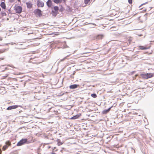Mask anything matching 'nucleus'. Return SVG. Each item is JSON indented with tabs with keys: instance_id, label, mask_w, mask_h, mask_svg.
Returning <instances> with one entry per match:
<instances>
[{
	"instance_id": "f257e3e1",
	"label": "nucleus",
	"mask_w": 154,
	"mask_h": 154,
	"mask_svg": "<svg viewBox=\"0 0 154 154\" xmlns=\"http://www.w3.org/2000/svg\"><path fill=\"white\" fill-rule=\"evenodd\" d=\"M142 78L146 79L154 76V73H149L142 74L140 75Z\"/></svg>"
},
{
	"instance_id": "f03ea898",
	"label": "nucleus",
	"mask_w": 154,
	"mask_h": 154,
	"mask_svg": "<svg viewBox=\"0 0 154 154\" xmlns=\"http://www.w3.org/2000/svg\"><path fill=\"white\" fill-rule=\"evenodd\" d=\"M34 13L37 17H40L42 15V11L38 9H35L34 11Z\"/></svg>"
},
{
	"instance_id": "7ed1b4c3",
	"label": "nucleus",
	"mask_w": 154,
	"mask_h": 154,
	"mask_svg": "<svg viewBox=\"0 0 154 154\" xmlns=\"http://www.w3.org/2000/svg\"><path fill=\"white\" fill-rule=\"evenodd\" d=\"M151 46L146 45L145 46L140 45L138 47V49L140 50H145L148 49H149L150 48Z\"/></svg>"
},
{
	"instance_id": "20e7f679",
	"label": "nucleus",
	"mask_w": 154,
	"mask_h": 154,
	"mask_svg": "<svg viewBox=\"0 0 154 154\" xmlns=\"http://www.w3.org/2000/svg\"><path fill=\"white\" fill-rule=\"evenodd\" d=\"M27 141V139H23L17 143V146H21L26 142Z\"/></svg>"
},
{
	"instance_id": "39448f33",
	"label": "nucleus",
	"mask_w": 154,
	"mask_h": 154,
	"mask_svg": "<svg viewBox=\"0 0 154 154\" xmlns=\"http://www.w3.org/2000/svg\"><path fill=\"white\" fill-rule=\"evenodd\" d=\"M15 10L17 13L20 14L22 11V8L21 6H18L15 7Z\"/></svg>"
},
{
	"instance_id": "423d86ee",
	"label": "nucleus",
	"mask_w": 154,
	"mask_h": 154,
	"mask_svg": "<svg viewBox=\"0 0 154 154\" xmlns=\"http://www.w3.org/2000/svg\"><path fill=\"white\" fill-rule=\"evenodd\" d=\"M37 6L38 7H43L44 5V2L40 0H38L37 1Z\"/></svg>"
},
{
	"instance_id": "0eeeda50",
	"label": "nucleus",
	"mask_w": 154,
	"mask_h": 154,
	"mask_svg": "<svg viewBox=\"0 0 154 154\" xmlns=\"http://www.w3.org/2000/svg\"><path fill=\"white\" fill-rule=\"evenodd\" d=\"M18 106L17 105L11 106L8 107L7 109L8 110H11L12 109H15L18 107Z\"/></svg>"
},
{
	"instance_id": "6e6552de",
	"label": "nucleus",
	"mask_w": 154,
	"mask_h": 154,
	"mask_svg": "<svg viewBox=\"0 0 154 154\" xmlns=\"http://www.w3.org/2000/svg\"><path fill=\"white\" fill-rule=\"evenodd\" d=\"M79 85L76 84L72 85L69 86V88L70 89H75L78 87Z\"/></svg>"
},
{
	"instance_id": "1a4fd4ad",
	"label": "nucleus",
	"mask_w": 154,
	"mask_h": 154,
	"mask_svg": "<svg viewBox=\"0 0 154 154\" xmlns=\"http://www.w3.org/2000/svg\"><path fill=\"white\" fill-rule=\"evenodd\" d=\"M47 5L49 7H50L52 6V2L51 0H48L47 2Z\"/></svg>"
},
{
	"instance_id": "9d476101",
	"label": "nucleus",
	"mask_w": 154,
	"mask_h": 154,
	"mask_svg": "<svg viewBox=\"0 0 154 154\" xmlns=\"http://www.w3.org/2000/svg\"><path fill=\"white\" fill-rule=\"evenodd\" d=\"M103 37V35H99L96 37V39L97 40L102 39Z\"/></svg>"
},
{
	"instance_id": "9b49d317",
	"label": "nucleus",
	"mask_w": 154,
	"mask_h": 154,
	"mask_svg": "<svg viewBox=\"0 0 154 154\" xmlns=\"http://www.w3.org/2000/svg\"><path fill=\"white\" fill-rule=\"evenodd\" d=\"M26 4L27 7L28 8H30L32 7V4L29 2L26 3Z\"/></svg>"
},
{
	"instance_id": "f8f14e48",
	"label": "nucleus",
	"mask_w": 154,
	"mask_h": 154,
	"mask_svg": "<svg viewBox=\"0 0 154 154\" xmlns=\"http://www.w3.org/2000/svg\"><path fill=\"white\" fill-rule=\"evenodd\" d=\"M0 6L2 8L4 9H6V6L4 2H2L0 4Z\"/></svg>"
},
{
	"instance_id": "ddd939ff",
	"label": "nucleus",
	"mask_w": 154,
	"mask_h": 154,
	"mask_svg": "<svg viewBox=\"0 0 154 154\" xmlns=\"http://www.w3.org/2000/svg\"><path fill=\"white\" fill-rule=\"evenodd\" d=\"M79 117V115H76L75 116H73L71 117L70 119H78Z\"/></svg>"
},
{
	"instance_id": "4468645a",
	"label": "nucleus",
	"mask_w": 154,
	"mask_h": 154,
	"mask_svg": "<svg viewBox=\"0 0 154 154\" xmlns=\"http://www.w3.org/2000/svg\"><path fill=\"white\" fill-rule=\"evenodd\" d=\"M111 107H111L109 108L107 110H104L103 112V114H105L107 113L110 111Z\"/></svg>"
},
{
	"instance_id": "2eb2a0df",
	"label": "nucleus",
	"mask_w": 154,
	"mask_h": 154,
	"mask_svg": "<svg viewBox=\"0 0 154 154\" xmlns=\"http://www.w3.org/2000/svg\"><path fill=\"white\" fill-rule=\"evenodd\" d=\"M53 2L54 3L58 4L59 3H60L62 2V0H54L53 1Z\"/></svg>"
},
{
	"instance_id": "dca6fc26",
	"label": "nucleus",
	"mask_w": 154,
	"mask_h": 154,
	"mask_svg": "<svg viewBox=\"0 0 154 154\" xmlns=\"http://www.w3.org/2000/svg\"><path fill=\"white\" fill-rule=\"evenodd\" d=\"M57 145L59 146H60L63 144V143L61 142L60 140H57Z\"/></svg>"
},
{
	"instance_id": "f3484780",
	"label": "nucleus",
	"mask_w": 154,
	"mask_h": 154,
	"mask_svg": "<svg viewBox=\"0 0 154 154\" xmlns=\"http://www.w3.org/2000/svg\"><path fill=\"white\" fill-rule=\"evenodd\" d=\"M5 144L6 145L8 146H10L11 145V143L9 141H7L5 142Z\"/></svg>"
},
{
	"instance_id": "a211bd4d",
	"label": "nucleus",
	"mask_w": 154,
	"mask_h": 154,
	"mask_svg": "<svg viewBox=\"0 0 154 154\" xmlns=\"http://www.w3.org/2000/svg\"><path fill=\"white\" fill-rule=\"evenodd\" d=\"M8 146L7 145H4V146H3V148H2V150H3V151H5V150H6L7 148H8Z\"/></svg>"
},
{
	"instance_id": "6ab92c4d",
	"label": "nucleus",
	"mask_w": 154,
	"mask_h": 154,
	"mask_svg": "<svg viewBox=\"0 0 154 154\" xmlns=\"http://www.w3.org/2000/svg\"><path fill=\"white\" fill-rule=\"evenodd\" d=\"M90 1V0H84V2L87 5L89 3Z\"/></svg>"
},
{
	"instance_id": "aec40b11",
	"label": "nucleus",
	"mask_w": 154,
	"mask_h": 154,
	"mask_svg": "<svg viewBox=\"0 0 154 154\" xmlns=\"http://www.w3.org/2000/svg\"><path fill=\"white\" fill-rule=\"evenodd\" d=\"M91 96L94 98H96L97 97V95L96 94H92L91 95Z\"/></svg>"
},
{
	"instance_id": "412c9836",
	"label": "nucleus",
	"mask_w": 154,
	"mask_h": 154,
	"mask_svg": "<svg viewBox=\"0 0 154 154\" xmlns=\"http://www.w3.org/2000/svg\"><path fill=\"white\" fill-rule=\"evenodd\" d=\"M54 9L56 11H57L59 10V8L58 6H55L54 7Z\"/></svg>"
},
{
	"instance_id": "4be33fe9",
	"label": "nucleus",
	"mask_w": 154,
	"mask_h": 154,
	"mask_svg": "<svg viewBox=\"0 0 154 154\" xmlns=\"http://www.w3.org/2000/svg\"><path fill=\"white\" fill-rule=\"evenodd\" d=\"M5 51V49H0V54L4 53Z\"/></svg>"
},
{
	"instance_id": "5701e85b",
	"label": "nucleus",
	"mask_w": 154,
	"mask_h": 154,
	"mask_svg": "<svg viewBox=\"0 0 154 154\" xmlns=\"http://www.w3.org/2000/svg\"><path fill=\"white\" fill-rule=\"evenodd\" d=\"M132 0H128V1L130 4H131L132 3Z\"/></svg>"
},
{
	"instance_id": "b1692460",
	"label": "nucleus",
	"mask_w": 154,
	"mask_h": 154,
	"mask_svg": "<svg viewBox=\"0 0 154 154\" xmlns=\"http://www.w3.org/2000/svg\"><path fill=\"white\" fill-rule=\"evenodd\" d=\"M2 153V151L1 149H0V154H1Z\"/></svg>"
},
{
	"instance_id": "393cba45",
	"label": "nucleus",
	"mask_w": 154,
	"mask_h": 154,
	"mask_svg": "<svg viewBox=\"0 0 154 154\" xmlns=\"http://www.w3.org/2000/svg\"><path fill=\"white\" fill-rule=\"evenodd\" d=\"M1 11V8H0V12Z\"/></svg>"
},
{
	"instance_id": "a878e982",
	"label": "nucleus",
	"mask_w": 154,
	"mask_h": 154,
	"mask_svg": "<svg viewBox=\"0 0 154 154\" xmlns=\"http://www.w3.org/2000/svg\"><path fill=\"white\" fill-rule=\"evenodd\" d=\"M84 53L83 54H86V53Z\"/></svg>"
},
{
	"instance_id": "bb28decb",
	"label": "nucleus",
	"mask_w": 154,
	"mask_h": 154,
	"mask_svg": "<svg viewBox=\"0 0 154 154\" xmlns=\"http://www.w3.org/2000/svg\"><path fill=\"white\" fill-rule=\"evenodd\" d=\"M18 1H20V0H18Z\"/></svg>"
}]
</instances>
